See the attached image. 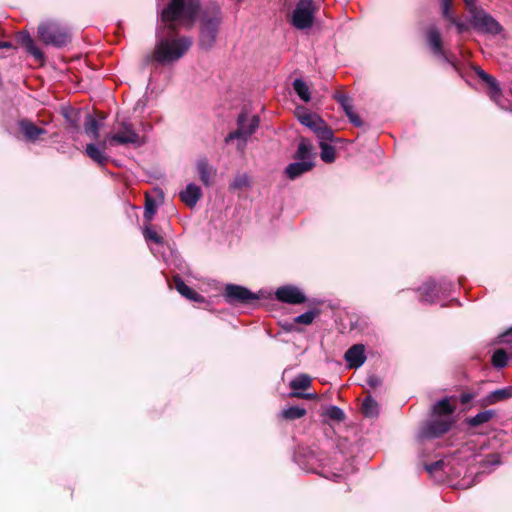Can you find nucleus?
Returning <instances> with one entry per match:
<instances>
[{"label":"nucleus","mask_w":512,"mask_h":512,"mask_svg":"<svg viewBox=\"0 0 512 512\" xmlns=\"http://www.w3.org/2000/svg\"><path fill=\"white\" fill-rule=\"evenodd\" d=\"M174 32L157 26L154 52L147 57V61L153 59L159 64H170L178 61L190 49L192 39L187 36L175 37Z\"/></svg>","instance_id":"1"},{"label":"nucleus","mask_w":512,"mask_h":512,"mask_svg":"<svg viewBox=\"0 0 512 512\" xmlns=\"http://www.w3.org/2000/svg\"><path fill=\"white\" fill-rule=\"evenodd\" d=\"M199 0H171L160 13L158 26L175 31L178 26L190 27L199 12Z\"/></svg>","instance_id":"2"},{"label":"nucleus","mask_w":512,"mask_h":512,"mask_svg":"<svg viewBox=\"0 0 512 512\" xmlns=\"http://www.w3.org/2000/svg\"><path fill=\"white\" fill-rule=\"evenodd\" d=\"M455 407L449 402V398L445 397L437 401L432 408L433 418L427 421L419 430L418 438L435 439L450 430L454 423L452 417Z\"/></svg>","instance_id":"3"},{"label":"nucleus","mask_w":512,"mask_h":512,"mask_svg":"<svg viewBox=\"0 0 512 512\" xmlns=\"http://www.w3.org/2000/svg\"><path fill=\"white\" fill-rule=\"evenodd\" d=\"M222 22L221 8L217 4L207 6L200 18V46L204 49H210L215 41Z\"/></svg>","instance_id":"4"},{"label":"nucleus","mask_w":512,"mask_h":512,"mask_svg":"<svg viewBox=\"0 0 512 512\" xmlns=\"http://www.w3.org/2000/svg\"><path fill=\"white\" fill-rule=\"evenodd\" d=\"M469 12L470 25L480 33L498 35L502 32L501 24L484 9L475 4V0H464Z\"/></svg>","instance_id":"5"},{"label":"nucleus","mask_w":512,"mask_h":512,"mask_svg":"<svg viewBox=\"0 0 512 512\" xmlns=\"http://www.w3.org/2000/svg\"><path fill=\"white\" fill-rule=\"evenodd\" d=\"M38 36L44 44L57 48L63 47L71 41L69 28L53 20L44 21L38 26Z\"/></svg>","instance_id":"6"},{"label":"nucleus","mask_w":512,"mask_h":512,"mask_svg":"<svg viewBox=\"0 0 512 512\" xmlns=\"http://www.w3.org/2000/svg\"><path fill=\"white\" fill-rule=\"evenodd\" d=\"M107 141L111 146L132 144L135 147H140L144 144V139L136 132L128 119L117 121L115 132L107 135Z\"/></svg>","instance_id":"7"},{"label":"nucleus","mask_w":512,"mask_h":512,"mask_svg":"<svg viewBox=\"0 0 512 512\" xmlns=\"http://www.w3.org/2000/svg\"><path fill=\"white\" fill-rule=\"evenodd\" d=\"M316 10L314 0H299L292 12L291 24L299 30L311 28L314 24Z\"/></svg>","instance_id":"8"},{"label":"nucleus","mask_w":512,"mask_h":512,"mask_svg":"<svg viewBox=\"0 0 512 512\" xmlns=\"http://www.w3.org/2000/svg\"><path fill=\"white\" fill-rule=\"evenodd\" d=\"M451 282L441 279L436 282L435 280H428L419 288L420 301L423 303L432 304L440 299L441 295H446L451 291Z\"/></svg>","instance_id":"9"},{"label":"nucleus","mask_w":512,"mask_h":512,"mask_svg":"<svg viewBox=\"0 0 512 512\" xmlns=\"http://www.w3.org/2000/svg\"><path fill=\"white\" fill-rule=\"evenodd\" d=\"M238 128L236 131L229 133L225 142L228 143L234 139H239L243 141V145L245 144L247 138L252 135L259 125L258 116H252L248 118L245 113H241L237 119Z\"/></svg>","instance_id":"10"},{"label":"nucleus","mask_w":512,"mask_h":512,"mask_svg":"<svg viewBox=\"0 0 512 512\" xmlns=\"http://www.w3.org/2000/svg\"><path fill=\"white\" fill-rule=\"evenodd\" d=\"M426 39L432 53L435 56L441 58L444 62L450 64L454 68V70L460 74L456 61L452 59L450 56H448L444 51L441 33L436 26H430L427 29Z\"/></svg>","instance_id":"11"},{"label":"nucleus","mask_w":512,"mask_h":512,"mask_svg":"<svg viewBox=\"0 0 512 512\" xmlns=\"http://www.w3.org/2000/svg\"><path fill=\"white\" fill-rule=\"evenodd\" d=\"M224 298L229 304H250L252 301L258 300L259 296L246 287L228 284L225 287Z\"/></svg>","instance_id":"12"},{"label":"nucleus","mask_w":512,"mask_h":512,"mask_svg":"<svg viewBox=\"0 0 512 512\" xmlns=\"http://www.w3.org/2000/svg\"><path fill=\"white\" fill-rule=\"evenodd\" d=\"M275 296L280 302L288 304H301L306 301L305 294L293 285L279 287L275 292Z\"/></svg>","instance_id":"13"},{"label":"nucleus","mask_w":512,"mask_h":512,"mask_svg":"<svg viewBox=\"0 0 512 512\" xmlns=\"http://www.w3.org/2000/svg\"><path fill=\"white\" fill-rule=\"evenodd\" d=\"M344 359L349 368H359L366 361L365 347L362 344H355L350 347L344 355Z\"/></svg>","instance_id":"14"},{"label":"nucleus","mask_w":512,"mask_h":512,"mask_svg":"<svg viewBox=\"0 0 512 512\" xmlns=\"http://www.w3.org/2000/svg\"><path fill=\"white\" fill-rule=\"evenodd\" d=\"M202 195L201 188L194 183H189L185 189L179 193L181 201L190 208L196 206Z\"/></svg>","instance_id":"15"},{"label":"nucleus","mask_w":512,"mask_h":512,"mask_svg":"<svg viewBox=\"0 0 512 512\" xmlns=\"http://www.w3.org/2000/svg\"><path fill=\"white\" fill-rule=\"evenodd\" d=\"M473 70L475 71L476 75L487 84L491 99L496 101L497 98L501 96V88L498 81L480 67L473 66Z\"/></svg>","instance_id":"16"},{"label":"nucleus","mask_w":512,"mask_h":512,"mask_svg":"<svg viewBox=\"0 0 512 512\" xmlns=\"http://www.w3.org/2000/svg\"><path fill=\"white\" fill-rule=\"evenodd\" d=\"M314 161L308 160V161H301L297 160L296 162L290 163L285 168V175L290 180H295L304 173L312 170L314 167Z\"/></svg>","instance_id":"17"},{"label":"nucleus","mask_w":512,"mask_h":512,"mask_svg":"<svg viewBox=\"0 0 512 512\" xmlns=\"http://www.w3.org/2000/svg\"><path fill=\"white\" fill-rule=\"evenodd\" d=\"M335 99L337 100V102L340 104V106L344 110L349 121L353 125H355L357 127H361L363 125V122L360 119V117L354 112L352 101H351L350 97L345 94H337V95H335Z\"/></svg>","instance_id":"18"},{"label":"nucleus","mask_w":512,"mask_h":512,"mask_svg":"<svg viewBox=\"0 0 512 512\" xmlns=\"http://www.w3.org/2000/svg\"><path fill=\"white\" fill-rule=\"evenodd\" d=\"M451 5L452 0H441L442 15L450 24L456 27L459 34H462L468 29V26L454 15Z\"/></svg>","instance_id":"19"},{"label":"nucleus","mask_w":512,"mask_h":512,"mask_svg":"<svg viewBox=\"0 0 512 512\" xmlns=\"http://www.w3.org/2000/svg\"><path fill=\"white\" fill-rule=\"evenodd\" d=\"M107 143L109 142L106 140L99 146L93 143L87 144L85 148L87 156L91 158L94 162L100 165H104L109 158L105 153Z\"/></svg>","instance_id":"20"},{"label":"nucleus","mask_w":512,"mask_h":512,"mask_svg":"<svg viewBox=\"0 0 512 512\" xmlns=\"http://www.w3.org/2000/svg\"><path fill=\"white\" fill-rule=\"evenodd\" d=\"M17 41L25 47L26 51L31 54L36 60H42L44 54L34 43L31 35L26 31H21L17 34Z\"/></svg>","instance_id":"21"},{"label":"nucleus","mask_w":512,"mask_h":512,"mask_svg":"<svg viewBox=\"0 0 512 512\" xmlns=\"http://www.w3.org/2000/svg\"><path fill=\"white\" fill-rule=\"evenodd\" d=\"M19 128L26 140L30 142H35L41 135L46 133V130L40 127H37L34 123L28 120H21L19 122Z\"/></svg>","instance_id":"22"},{"label":"nucleus","mask_w":512,"mask_h":512,"mask_svg":"<svg viewBox=\"0 0 512 512\" xmlns=\"http://www.w3.org/2000/svg\"><path fill=\"white\" fill-rule=\"evenodd\" d=\"M174 284L183 297L194 302H204V297L187 286L180 276L174 277Z\"/></svg>","instance_id":"23"},{"label":"nucleus","mask_w":512,"mask_h":512,"mask_svg":"<svg viewBox=\"0 0 512 512\" xmlns=\"http://www.w3.org/2000/svg\"><path fill=\"white\" fill-rule=\"evenodd\" d=\"M314 156H315V154L313 153V147H312L311 142L308 139L301 137L299 140L298 148L294 155V158L296 160H301V161H308V160L313 161Z\"/></svg>","instance_id":"24"},{"label":"nucleus","mask_w":512,"mask_h":512,"mask_svg":"<svg viewBox=\"0 0 512 512\" xmlns=\"http://www.w3.org/2000/svg\"><path fill=\"white\" fill-rule=\"evenodd\" d=\"M512 397V386H507L501 389H496L490 392L484 398V403L486 405L496 404L500 401L507 400Z\"/></svg>","instance_id":"25"},{"label":"nucleus","mask_w":512,"mask_h":512,"mask_svg":"<svg viewBox=\"0 0 512 512\" xmlns=\"http://www.w3.org/2000/svg\"><path fill=\"white\" fill-rule=\"evenodd\" d=\"M299 122L314 131L320 124H323V120L316 114L304 111L297 115Z\"/></svg>","instance_id":"26"},{"label":"nucleus","mask_w":512,"mask_h":512,"mask_svg":"<svg viewBox=\"0 0 512 512\" xmlns=\"http://www.w3.org/2000/svg\"><path fill=\"white\" fill-rule=\"evenodd\" d=\"M196 169L201 182L205 186H209L211 183V169L206 158H202L197 161Z\"/></svg>","instance_id":"27"},{"label":"nucleus","mask_w":512,"mask_h":512,"mask_svg":"<svg viewBox=\"0 0 512 512\" xmlns=\"http://www.w3.org/2000/svg\"><path fill=\"white\" fill-rule=\"evenodd\" d=\"M362 413L367 418H375L379 414V404L378 402L372 398L371 395H368L362 403Z\"/></svg>","instance_id":"28"},{"label":"nucleus","mask_w":512,"mask_h":512,"mask_svg":"<svg viewBox=\"0 0 512 512\" xmlns=\"http://www.w3.org/2000/svg\"><path fill=\"white\" fill-rule=\"evenodd\" d=\"M99 130H100V124L95 119V117L91 114H87L84 121V131L93 139L97 140L99 138Z\"/></svg>","instance_id":"29"},{"label":"nucleus","mask_w":512,"mask_h":512,"mask_svg":"<svg viewBox=\"0 0 512 512\" xmlns=\"http://www.w3.org/2000/svg\"><path fill=\"white\" fill-rule=\"evenodd\" d=\"M495 415H496V411L495 410H492V409L485 410V411L479 412L478 414H476L473 417L468 418L467 419V423L471 427H477V426H479L481 424L487 423Z\"/></svg>","instance_id":"30"},{"label":"nucleus","mask_w":512,"mask_h":512,"mask_svg":"<svg viewBox=\"0 0 512 512\" xmlns=\"http://www.w3.org/2000/svg\"><path fill=\"white\" fill-rule=\"evenodd\" d=\"M313 132L319 140V144L334 142L336 140L332 129L329 128L324 122L323 124H320Z\"/></svg>","instance_id":"31"},{"label":"nucleus","mask_w":512,"mask_h":512,"mask_svg":"<svg viewBox=\"0 0 512 512\" xmlns=\"http://www.w3.org/2000/svg\"><path fill=\"white\" fill-rule=\"evenodd\" d=\"M311 385V378L307 374H300L290 381V388L292 392H299V390H306Z\"/></svg>","instance_id":"32"},{"label":"nucleus","mask_w":512,"mask_h":512,"mask_svg":"<svg viewBox=\"0 0 512 512\" xmlns=\"http://www.w3.org/2000/svg\"><path fill=\"white\" fill-rule=\"evenodd\" d=\"M306 415V409L300 406H291L281 411L280 416L286 420H295Z\"/></svg>","instance_id":"33"},{"label":"nucleus","mask_w":512,"mask_h":512,"mask_svg":"<svg viewBox=\"0 0 512 512\" xmlns=\"http://www.w3.org/2000/svg\"><path fill=\"white\" fill-rule=\"evenodd\" d=\"M293 89L301 100L304 102L310 101L311 96L309 87L302 79H295L293 81Z\"/></svg>","instance_id":"34"},{"label":"nucleus","mask_w":512,"mask_h":512,"mask_svg":"<svg viewBox=\"0 0 512 512\" xmlns=\"http://www.w3.org/2000/svg\"><path fill=\"white\" fill-rule=\"evenodd\" d=\"M320 157L325 163H333L336 159L335 147L329 143H320Z\"/></svg>","instance_id":"35"},{"label":"nucleus","mask_w":512,"mask_h":512,"mask_svg":"<svg viewBox=\"0 0 512 512\" xmlns=\"http://www.w3.org/2000/svg\"><path fill=\"white\" fill-rule=\"evenodd\" d=\"M445 467H446V464H445V462L443 460H438V461H435V462H433L431 464L425 465L426 471L429 474L435 476L438 481L442 480V476H437V475L440 472H445Z\"/></svg>","instance_id":"36"},{"label":"nucleus","mask_w":512,"mask_h":512,"mask_svg":"<svg viewBox=\"0 0 512 512\" xmlns=\"http://www.w3.org/2000/svg\"><path fill=\"white\" fill-rule=\"evenodd\" d=\"M63 116L66 119V121L69 123V130L71 132H77L79 130L78 112L73 109L65 110L63 112Z\"/></svg>","instance_id":"37"},{"label":"nucleus","mask_w":512,"mask_h":512,"mask_svg":"<svg viewBox=\"0 0 512 512\" xmlns=\"http://www.w3.org/2000/svg\"><path fill=\"white\" fill-rule=\"evenodd\" d=\"M143 236L146 242H153L155 244H162L163 237L160 236L150 225H146L143 228Z\"/></svg>","instance_id":"38"},{"label":"nucleus","mask_w":512,"mask_h":512,"mask_svg":"<svg viewBox=\"0 0 512 512\" xmlns=\"http://www.w3.org/2000/svg\"><path fill=\"white\" fill-rule=\"evenodd\" d=\"M325 415L329 419L337 422H342L346 418L344 411L340 407L335 405L329 406L325 411Z\"/></svg>","instance_id":"39"},{"label":"nucleus","mask_w":512,"mask_h":512,"mask_svg":"<svg viewBox=\"0 0 512 512\" xmlns=\"http://www.w3.org/2000/svg\"><path fill=\"white\" fill-rule=\"evenodd\" d=\"M508 357L503 349H498L492 356V364L495 368L501 369L507 365Z\"/></svg>","instance_id":"40"},{"label":"nucleus","mask_w":512,"mask_h":512,"mask_svg":"<svg viewBox=\"0 0 512 512\" xmlns=\"http://www.w3.org/2000/svg\"><path fill=\"white\" fill-rule=\"evenodd\" d=\"M249 185H250V180H249L248 175L240 174L234 178V180L230 184V189L231 190H241L243 188L249 187Z\"/></svg>","instance_id":"41"},{"label":"nucleus","mask_w":512,"mask_h":512,"mask_svg":"<svg viewBox=\"0 0 512 512\" xmlns=\"http://www.w3.org/2000/svg\"><path fill=\"white\" fill-rule=\"evenodd\" d=\"M156 202L154 199L148 197L145 202L144 219L150 222L156 213Z\"/></svg>","instance_id":"42"},{"label":"nucleus","mask_w":512,"mask_h":512,"mask_svg":"<svg viewBox=\"0 0 512 512\" xmlns=\"http://www.w3.org/2000/svg\"><path fill=\"white\" fill-rule=\"evenodd\" d=\"M315 318V312L314 311H307L303 314H300L298 315L296 318H295V322L296 323H300V324H305V325H309L313 322Z\"/></svg>","instance_id":"43"},{"label":"nucleus","mask_w":512,"mask_h":512,"mask_svg":"<svg viewBox=\"0 0 512 512\" xmlns=\"http://www.w3.org/2000/svg\"><path fill=\"white\" fill-rule=\"evenodd\" d=\"M367 384L371 388H377L382 385V380L376 375H369L367 378Z\"/></svg>","instance_id":"44"},{"label":"nucleus","mask_w":512,"mask_h":512,"mask_svg":"<svg viewBox=\"0 0 512 512\" xmlns=\"http://www.w3.org/2000/svg\"><path fill=\"white\" fill-rule=\"evenodd\" d=\"M484 464L485 465H489V466H497L500 464V457L499 455L497 454H491L489 455L485 461H484Z\"/></svg>","instance_id":"45"},{"label":"nucleus","mask_w":512,"mask_h":512,"mask_svg":"<svg viewBox=\"0 0 512 512\" xmlns=\"http://www.w3.org/2000/svg\"><path fill=\"white\" fill-rule=\"evenodd\" d=\"M291 397L303 398V399H316V393H303V392H291Z\"/></svg>","instance_id":"46"},{"label":"nucleus","mask_w":512,"mask_h":512,"mask_svg":"<svg viewBox=\"0 0 512 512\" xmlns=\"http://www.w3.org/2000/svg\"><path fill=\"white\" fill-rule=\"evenodd\" d=\"M474 398V395L471 393H462L460 395V402L463 405L468 404L472 399Z\"/></svg>","instance_id":"47"},{"label":"nucleus","mask_w":512,"mask_h":512,"mask_svg":"<svg viewBox=\"0 0 512 512\" xmlns=\"http://www.w3.org/2000/svg\"><path fill=\"white\" fill-rule=\"evenodd\" d=\"M512 336V329L500 336L501 342H508V337Z\"/></svg>","instance_id":"48"},{"label":"nucleus","mask_w":512,"mask_h":512,"mask_svg":"<svg viewBox=\"0 0 512 512\" xmlns=\"http://www.w3.org/2000/svg\"><path fill=\"white\" fill-rule=\"evenodd\" d=\"M8 48H12V44L10 42H6V41L1 42L0 41V49H8Z\"/></svg>","instance_id":"49"}]
</instances>
